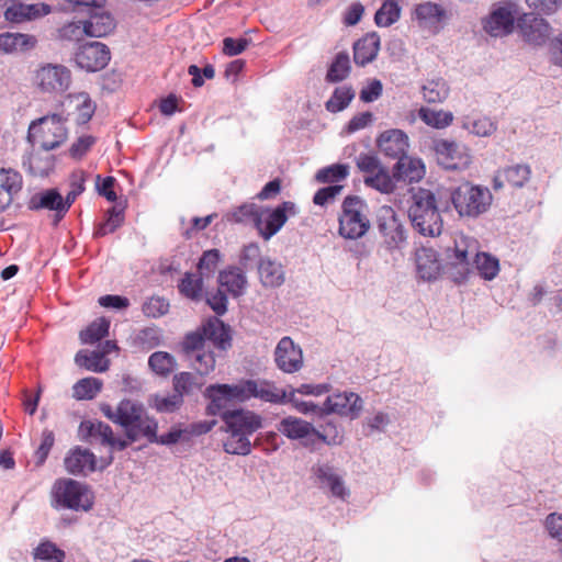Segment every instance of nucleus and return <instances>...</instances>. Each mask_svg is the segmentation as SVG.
Listing matches in <instances>:
<instances>
[{"instance_id": "obj_21", "label": "nucleus", "mask_w": 562, "mask_h": 562, "mask_svg": "<svg viewBox=\"0 0 562 562\" xmlns=\"http://www.w3.org/2000/svg\"><path fill=\"white\" fill-rule=\"evenodd\" d=\"M378 147L385 156L400 160L408 150V136L402 130L383 132L378 140Z\"/></svg>"}, {"instance_id": "obj_60", "label": "nucleus", "mask_w": 562, "mask_h": 562, "mask_svg": "<svg viewBox=\"0 0 562 562\" xmlns=\"http://www.w3.org/2000/svg\"><path fill=\"white\" fill-rule=\"evenodd\" d=\"M232 403H244L248 401V379L238 381L235 384H220Z\"/></svg>"}, {"instance_id": "obj_23", "label": "nucleus", "mask_w": 562, "mask_h": 562, "mask_svg": "<svg viewBox=\"0 0 562 562\" xmlns=\"http://www.w3.org/2000/svg\"><path fill=\"white\" fill-rule=\"evenodd\" d=\"M83 22L88 37H104L111 34L116 26L114 18L100 5L92 8L88 19Z\"/></svg>"}, {"instance_id": "obj_15", "label": "nucleus", "mask_w": 562, "mask_h": 562, "mask_svg": "<svg viewBox=\"0 0 562 562\" xmlns=\"http://www.w3.org/2000/svg\"><path fill=\"white\" fill-rule=\"evenodd\" d=\"M322 411L353 419L358 417L362 411V400L358 394L352 392L335 393L326 398Z\"/></svg>"}, {"instance_id": "obj_13", "label": "nucleus", "mask_w": 562, "mask_h": 562, "mask_svg": "<svg viewBox=\"0 0 562 562\" xmlns=\"http://www.w3.org/2000/svg\"><path fill=\"white\" fill-rule=\"evenodd\" d=\"M274 361L284 373H295L303 367V351L295 345L291 337H283L274 350Z\"/></svg>"}, {"instance_id": "obj_48", "label": "nucleus", "mask_w": 562, "mask_h": 562, "mask_svg": "<svg viewBox=\"0 0 562 562\" xmlns=\"http://www.w3.org/2000/svg\"><path fill=\"white\" fill-rule=\"evenodd\" d=\"M350 72V59L349 55L345 52L338 53L331 63L326 80L329 82H339L346 79Z\"/></svg>"}, {"instance_id": "obj_36", "label": "nucleus", "mask_w": 562, "mask_h": 562, "mask_svg": "<svg viewBox=\"0 0 562 562\" xmlns=\"http://www.w3.org/2000/svg\"><path fill=\"white\" fill-rule=\"evenodd\" d=\"M75 361L79 367H82L92 372H105L110 366V360L103 358V353L99 352V350H80L76 355Z\"/></svg>"}, {"instance_id": "obj_41", "label": "nucleus", "mask_w": 562, "mask_h": 562, "mask_svg": "<svg viewBox=\"0 0 562 562\" xmlns=\"http://www.w3.org/2000/svg\"><path fill=\"white\" fill-rule=\"evenodd\" d=\"M23 166L31 175L44 177L54 168V160L52 156H43L40 153L31 151L23 160Z\"/></svg>"}, {"instance_id": "obj_39", "label": "nucleus", "mask_w": 562, "mask_h": 562, "mask_svg": "<svg viewBox=\"0 0 562 562\" xmlns=\"http://www.w3.org/2000/svg\"><path fill=\"white\" fill-rule=\"evenodd\" d=\"M102 386L103 383L98 378H83L72 386V397L77 401L93 400L101 392Z\"/></svg>"}, {"instance_id": "obj_24", "label": "nucleus", "mask_w": 562, "mask_h": 562, "mask_svg": "<svg viewBox=\"0 0 562 562\" xmlns=\"http://www.w3.org/2000/svg\"><path fill=\"white\" fill-rule=\"evenodd\" d=\"M477 251V241L472 237L460 234L454 238V246L449 258L452 260L454 266H460L463 271L470 272L472 261L475 258Z\"/></svg>"}, {"instance_id": "obj_42", "label": "nucleus", "mask_w": 562, "mask_h": 562, "mask_svg": "<svg viewBox=\"0 0 562 562\" xmlns=\"http://www.w3.org/2000/svg\"><path fill=\"white\" fill-rule=\"evenodd\" d=\"M23 188V177L14 168L1 167L0 168V190L9 194L12 199Z\"/></svg>"}, {"instance_id": "obj_12", "label": "nucleus", "mask_w": 562, "mask_h": 562, "mask_svg": "<svg viewBox=\"0 0 562 562\" xmlns=\"http://www.w3.org/2000/svg\"><path fill=\"white\" fill-rule=\"evenodd\" d=\"M278 430L291 440H300L304 448L314 451V438L317 434L316 428L310 422L288 416L280 420Z\"/></svg>"}, {"instance_id": "obj_51", "label": "nucleus", "mask_w": 562, "mask_h": 562, "mask_svg": "<svg viewBox=\"0 0 562 562\" xmlns=\"http://www.w3.org/2000/svg\"><path fill=\"white\" fill-rule=\"evenodd\" d=\"M124 222V213L115 206L108 211L106 220L95 227L93 236L97 238L114 233Z\"/></svg>"}, {"instance_id": "obj_56", "label": "nucleus", "mask_w": 562, "mask_h": 562, "mask_svg": "<svg viewBox=\"0 0 562 562\" xmlns=\"http://www.w3.org/2000/svg\"><path fill=\"white\" fill-rule=\"evenodd\" d=\"M88 36L83 20L71 21L58 29V37L63 41L80 42Z\"/></svg>"}, {"instance_id": "obj_59", "label": "nucleus", "mask_w": 562, "mask_h": 562, "mask_svg": "<svg viewBox=\"0 0 562 562\" xmlns=\"http://www.w3.org/2000/svg\"><path fill=\"white\" fill-rule=\"evenodd\" d=\"M173 391L183 398L184 394L191 393L194 389L200 387V383L191 372H180L173 376Z\"/></svg>"}, {"instance_id": "obj_5", "label": "nucleus", "mask_w": 562, "mask_h": 562, "mask_svg": "<svg viewBox=\"0 0 562 562\" xmlns=\"http://www.w3.org/2000/svg\"><path fill=\"white\" fill-rule=\"evenodd\" d=\"M492 201L488 188L471 182H464L451 192V202L460 217H479L490 209Z\"/></svg>"}, {"instance_id": "obj_10", "label": "nucleus", "mask_w": 562, "mask_h": 562, "mask_svg": "<svg viewBox=\"0 0 562 562\" xmlns=\"http://www.w3.org/2000/svg\"><path fill=\"white\" fill-rule=\"evenodd\" d=\"M111 59L109 47L101 42H88L80 45L74 56L77 67L88 72L104 69Z\"/></svg>"}, {"instance_id": "obj_35", "label": "nucleus", "mask_w": 562, "mask_h": 562, "mask_svg": "<svg viewBox=\"0 0 562 562\" xmlns=\"http://www.w3.org/2000/svg\"><path fill=\"white\" fill-rule=\"evenodd\" d=\"M205 396L210 400V403L206 406L207 415H221L223 418V413L229 412L227 408L233 403L220 384L209 385L205 390Z\"/></svg>"}, {"instance_id": "obj_62", "label": "nucleus", "mask_w": 562, "mask_h": 562, "mask_svg": "<svg viewBox=\"0 0 562 562\" xmlns=\"http://www.w3.org/2000/svg\"><path fill=\"white\" fill-rule=\"evenodd\" d=\"M143 313L147 317L157 318L168 313L169 303L159 296H151L143 304Z\"/></svg>"}, {"instance_id": "obj_3", "label": "nucleus", "mask_w": 562, "mask_h": 562, "mask_svg": "<svg viewBox=\"0 0 562 562\" xmlns=\"http://www.w3.org/2000/svg\"><path fill=\"white\" fill-rule=\"evenodd\" d=\"M94 496L88 485L68 477L57 479L50 490V505L55 509L89 512Z\"/></svg>"}, {"instance_id": "obj_16", "label": "nucleus", "mask_w": 562, "mask_h": 562, "mask_svg": "<svg viewBox=\"0 0 562 562\" xmlns=\"http://www.w3.org/2000/svg\"><path fill=\"white\" fill-rule=\"evenodd\" d=\"M223 422L226 431L239 432L246 436H251L262 426V418L258 414L245 409L223 413Z\"/></svg>"}, {"instance_id": "obj_25", "label": "nucleus", "mask_w": 562, "mask_h": 562, "mask_svg": "<svg viewBox=\"0 0 562 562\" xmlns=\"http://www.w3.org/2000/svg\"><path fill=\"white\" fill-rule=\"evenodd\" d=\"M64 464L68 473L85 475L97 470V458L89 449L75 447L67 453Z\"/></svg>"}, {"instance_id": "obj_46", "label": "nucleus", "mask_w": 562, "mask_h": 562, "mask_svg": "<svg viewBox=\"0 0 562 562\" xmlns=\"http://www.w3.org/2000/svg\"><path fill=\"white\" fill-rule=\"evenodd\" d=\"M109 328L110 322L106 318L101 317L80 331V340L82 344H95L108 336Z\"/></svg>"}, {"instance_id": "obj_19", "label": "nucleus", "mask_w": 562, "mask_h": 562, "mask_svg": "<svg viewBox=\"0 0 562 562\" xmlns=\"http://www.w3.org/2000/svg\"><path fill=\"white\" fill-rule=\"evenodd\" d=\"M531 177V168L527 164L508 166L496 171L493 178V189L501 190L506 186L517 189L522 188Z\"/></svg>"}, {"instance_id": "obj_20", "label": "nucleus", "mask_w": 562, "mask_h": 562, "mask_svg": "<svg viewBox=\"0 0 562 562\" xmlns=\"http://www.w3.org/2000/svg\"><path fill=\"white\" fill-rule=\"evenodd\" d=\"M518 26L524 40L533 45L544 44L550 36L549 23L532 13L524 14Z\"/></svg>"}, {"instance_id": "obj_61", "label": "nucleus", "mask_w": 562, "mask_h": 562, "mask_svg": "<svg viewBox=\"0 0 562 562\" xmlns=\"http://www.w3.org/2000/svg\"><path fill=\"white\" fill-rule=\"evenodd\" d=\"M54 442H55L54 432L49 429H44L42 432L41 445L34 453L35 465L37 468L42 467L45 463V461L49 454V451L54 446Z\"/></svg>"}, {"instance_id": "obj_64", "label": "nucleus", "mask_w": 562, "mask_h": 562, "mask_svg": "<svg viewBox=\"0 0 562 562\" xmlns=\"http://www.w3.org/2000/svg\"><path fill=\"white\" fill-rule=\"evenodd\" d=\"M77 99L80 100V103L77 104V122L86 124L91 120L95 105L87 93H79Z\"/></svg>"}, {"instance_id": "obj_52", "label": "nucleus", "mask_w": 562, "mask_h": 562, "mask_svg": "<svg viewBox=\"0 0 562 562\" xmlns=\"http://www.w3.org/2000/svg\"><path fill=\"white\" fill-rule=\"evenodd\" d=\"M148 364L155 373L167 376L175 370L176 360L168 352L156 351L149 357Z\"/></svg>"}, {"instance_id": "obj_47", "label": "nucleus", "mask_w": 562, "mask_h": 562, "mask_svg": "<svg viewBox=\"0 0 562 562\" xmlns=\"http://www.w3.org/2000/svg\"><path fill=\"white\" fill-rule=\"evenodd\" d=\"M178 288L182 295L193 301H198L202 296V277L200 274L198 276L194 273L187 272L181 279Z\"/></svg>"}, {"instance_id": "obj_55", "label": "nucleus", "mask_w": 562, "mask_h": 562, "mask_svg": "<svg viewBox=\"0 0 562 562\" xmlns=\"http://www.w3.org/2000/svg\"><path fill=\"white\" fill-rule=\"evenodd\" d=\"M259 212L255 204L246 203L237 209L228 212L226 218L231 223H246L254 222L257 226V220L259 218Z\"/></svg>"}, {"instance_id": "obj_30", "label": "nucleus", "mask_w": 562, "mask_h": 562, "mask_svg": "<svg viewBox=\"0 0 562 562\" xmlns=\"http://www.w3.org/2000/svg\"><path fill=\"white\" fill-rule=\"evenodd\" d=\"M380 50V36L376 33H368L353 45V60L359 66H366L378 56Z\"/></svg>"}, {"instance_id": "obj_17", "label": "nucleus", "mask_w": 562, "mask_h": 562, "mask_svg": "<svg viewBox=\"0 0 562 562\" xmlns=\"http://www.w3.org/2000/svg\"><path fill=\"white\" fill-rule=\"evenodd\" d=\"M515 5L512 3L495 8L484 22V30L492 36H504L515 26Z\"/></svg>"}, {"instance_id": "obj_26", "label": "nucleus", "mask_w": 562, "mask_h": 562, "mask_svg": "<svg viewBox=\"0 0 562 562\" xmlns=\"http://www.w3.org/2000/svg\"><path fill=\"white\" fill-rule=\"evenodd\" d=\"M414 18L420 27L437 32L447 19V12L440 4L428 1L415 7Z\"/></svg>"}, {"instance_id": "obj_43", "label": "nucleus", "mask_w": 562, "mask_h": 562, "mask_svg": "<svg viewBox=\"0 0 562 562\" xmlns=\"http://www.w3.org/2000/svg\"><path fill=\"white\" fill-rule=\"evenodd\" d=\"M475 268L485 280L494 279L499 271L498 259L486 252L477 251L472 261L471 269Z\"/></svg>"}, {"instance_id": "obj_49", "label": "nucleus", "mask_w": 562, "mask_h": 562, "mask_svg": "<svg viewBox=\"0 0 562 562\" xmlns=\"http://www.w3.org/2000/svg\"><path fill=\"white\" fill-rule=\"evenodd\" d=\"M228 436L224 441V450L229 454L247 456L251 451L250 436L227 431Z\"/></svg>"}, {"instance_id": "obj_53", "label": "nucleus", "mask_w": 562, "mask_h": 562, "mask_svg": "<svg viewBox=\"0 0 562 562\" xmlns=\"http://www.w3.org/2000/svg\"><path fill=\"white\" fill-rule=\"evenodd\" d=\"M34 560H41L43 562H64L65 552L57 548L52 541H42L33 552Z\"/></svg>"}, {"instance_id": "obj_34", "label": "nucleus", "mask_w": 562, "mask_h": 562, "mask_svg": "<svg viewBox=\"0 0 562 562\" xmlns=\"http://www.w3.org/2000/svg\"><path fill=\"white\" fill-rule=\"evenodd\" d=\"M258 273L261 283L265 286L277 288L284 282V271L282 266L271 259H260Z\"/></svg>"}, {"instance_id": "obj_22", "label": "nucleus", "mask_w": 562, "mask_h": 562, "mask_svg": "<svg viewBox=\"0 0 562 562\" xmlns=\"http://www.w3.org/2000/svg\"><path fill=\"white\" fill-rule=\"evenodd\" d=\"M81 427L86 428L87 435L91 440L100 442L103 446H109L112 450L122 451L128 447V441L115 437L111 426L103 422H87L82 423Z\"/></svg>"}, {"instance_id": "obj_18", "label": "nucleus", "mask_w": 562, "mask_h": 562, "mask_svg": "<svg viewBox=\"0 0 562 562\" xmlns=\"http://www.w3.org/2000/svg\"><path fill=\"white\" fill-rule=\"evenodd\" d=\"M293 210L294 204L290 201H285L274 210L269 211L265 218H262V214L260 213L256 226L260 236L266 240L270 239L285 224L288 220L286 213L292 212Z\"/></svg>"}, {"instance_id": "obj_32", "label": "nucleus", "mask_w": 562, "mask_h": 562, "mask_svg": "<svg viewBox=\"0 0 562 562\" xmlns=\"http://www.w3.org/2000/svg\"><path fill=\"white\" fill-rule=\"evenodd\" d=\"M418 276L426 281L435 280L440 273V262L437 252L431 248H422L416 252Z\"/></svg>"}, {"instance_id": "obj_28", "label": "nucleus", "mask_w": 562, "mask_h": 562, "mask_svg": "<svg viewBox=\"0 0 562 562\" xmlns=\"http://www.w3.org/2000/svg\"><path fill=\"white\" fill-rule=\"evenodd\" d=\"M248 401L250 398H258L263 402L280 404L285 402L286 392L276 386V384L268 380H254L248 379Z\"/></svg>"}, {"instance_id": "obj_31", "label": "nucleus", "mask_w": 562, "mask_h": 562, "mask_svg": "<svg viewBox=\"0 0 562 562\" xmlns=\"http://www.w3.org/2000/svg\"><path fill=\"white\" fill-rule=\"evenodd\" d=\"M61 194L57 189H48L33 194L29 202L27 207L31 211L49 210L56 212V217H63L61 212Z\"/></svg>"}, {"instance_id": "obj_4", "label": "nucleus", "mask_w": 562, "mask_h": 562, "mask_svg": "<svg viewBox=\"0 0 562 562\" xmlns=\"http://www.w3.org/2000/svg\"><path fill=\"white\" fill-rule=\"evenodd\" d=\"M214 347L226 350L232 346L229 327L220 318H209L200 328L184 336L182 350L184 353L203 350L205 347Z\"/></svg>"}, {"instance_id": "obj_38", "label": "nucleus", "mask_w": 562, "mask_h": 562, "mask_svg": "<svg viewBox=\"0 0 562 562\" xmlns=\"http://www.w3.org/2000/svg\"><path fill=\"white\" fill-rule=\"evenodd\" d=\"M402 0H385L374 14V22L379 27H389L401 18Z\"/></svg>"}, {"instance_id": "obj_58", "label": "nucleus", "mask_w": 562, "mask_h": 562, "mask_svg": "<svg viewBox=\"0 0 562 562\" xmlns=\"http://www.w3.org/2000/svg\"><path fill=\"white\" fill-rule=\"evenodd\" d=\"M221 261V252L218 249L205 250L199 262L198 270L201 277L212 276Z\"/></svg>"}, {"instance_id": "obj_29", "label": "nucleus", "mask_w": 562, "mask_h": 562, "mask_svg": "<svg viewBox=\"0 0 562 562\" xmlns=\"http://www.w3.org/2000/svg\"><path fill=\"white\" fill-rule=\"evenodd\" d=\"M426 173V168L420 158L404 156L393 168V178L407 183L419 182Z\"/></svg>"}, {"instance_id": "obj_7", "label": "nucleus", "mask_w": 562, "mask_h": 562, "mask_svg": "<svg viewBox=\"0 0 562 562\" xmlns=\"http://www.w3.org/2000/svg\"><path fill=\"white\" fill-rule=\"evenodd\" d=\"M339 235L346 239H358L370 229L368 204L357 195H348L341 204L338 217Z\"/></svg>"}, {"instance_id": "obj_9", "label": "nucleus", "mask_w": 562, "mask_h": 562, "mask_svg": "<svg viewBox=\"0 0 562 562\" xmlns=\"http://www.w3.org/2000/svg\"><path fill=\"white\" fill-rule=\"evenodd\" d=\"M437 160L445 169L463 170L472 162L470 149L456 140L438 139L434 144Z\"/></svg>"}, {"instance_id": "obj_37", "label": "nucleus", "mask_w": 562, "mask_h": 562, "mask_svg": "<svg viewBox=\"0 0 562 562\" xmlns=\"http://www.w3.org/2000/svg\"><path fill=\"white\" fill-rule=\"evenodd\" d=\"M423 97L428 103L443 102L450 92V88L443 78L428 79L422 88Z\"/></svg>"}, {"instance_id": "obj_33", "label": "nucleus", "mask_w": 562, "mask_h": 562, "mask_svg": "<svg viewBox=\"0 0 562 562\" xmlns=\"http://www.w3.org/2000/svg\"><path fill=\"white\" fill-rule=\"evenodd\" d=\"M218 283L233 296H239L246 288L247 279L240 268L229 267L220 272Z\"/></svg>"}, {"instance_id": "obj_2", "label": "nucleus", "mask_w": 562, "mask_h": 562, "mask_svg": "<svg viewBox=\"0 0 562 562\" xmlns=\"http://www.w3.org/2000/svg\"><path fill=\"white\" fill-rule=\"evenodd\" d=\"M408 217L413 227L424 236H439L443 228V222L438 211L434 192L418 188L412 194V203L408 207Z\"/></svg>"}, {"instance_id": "obj_50", "label": "nucleus", "mask_w": 562, "mask_h": 562, "mask_svg": "<svg viewBox=\"0 0 562 562\" xmlns=\"http://www.w3.org/2000/svg\"><path fill=\"white\" fill-rule=\"evenodd\" d=\"M355 98V91L351 87H337L330 99L326 102V109L331 113H337L346 109Z\"/></svg>"}, {"instance_id": "obj_63", "label": "nucleus", "mask_w": 562, "mask_h": 562, "mask_svg": "<svg viewBox=\"0 0 562 562\" xmlns=\"http://www.w3.org/2000/svg\"><path fill=\"white\" fill-rule=\"evenodd\" d=\"M183 404V398L180 394H171L168 396H155L154 406L160 413H173L178 411Z\"/></svg>"}, {"instance_id": "obj_27", "label": "nucleus", "mask_w": 562, "mask_h": 562, "mask_svg": "<svg viewBox=\"0 0 562 562\" xmlns=\"http://www.w3.org/2000/svg\"><path fill=\"white\" fill-rule=\"evenodd\" d=\"M37 45L35 35L20 32H4L0 34V54L14 55L32 50Z\"/></svg>"}, {"instance_id": "obj_44", "label": "nucleus", "mask_w": 562, "mask_h": 562, "mask_svg": "<svg viewBox=\"0 0 562 562\" xmlns=\"http://www.w3.org/2000/svg\"><path fill=\"white\" fill-rule=\"evenodd\" d=\"M363 182L367 187L375 189L381 193H392L395 190L393 175L386 168H381L376 173L364 176Z\"/></svg>"}, {"instance_id": "obj_45", "label": "nucleus", "mask_w": 562, "mask_h": 562, "mask_svg": "<svg viewBox=\"0 0 562 562\" xmlns=\"http://www.w3.org/2000/svg\"><path fill=\"white\" fill-rule=\"evenodd\" d=\"M419 119L428 126L435 128H445L453 121L451 112L443 110H431L428 108H420L418 111Z\"/></svg>"}, {"instance_id": "obj_6", "label": "nucleus", "mask_w": 562, "mask_h": 562, "mask_svg": "<svg viewBox=\"0 0 562 562\" xmlns=\"http://www.w3.org/2000/svg\"><path fill=\"white\" fill-rule=\"evenodd\" d=\"M72 83L71 70L63 64L38 65L32 77L34 89L42 95L56 98L69 90Z\"/></svg>"}, {"instance_id": "obj_1", "label": "nucleus", "mask_w": 562, "mask_h": 562, "mask_svg": "<svg viewBox=\"0 0 562 562\" xmlns=\"http://www.w3.org/2000/svg\"><path fill=\"white\" fill-rule=\"evenodd\" d=\"M100 411L109 420L124 429V439L128 441V446L143 438L148 441L157 440L158 424L148 415L143 404L124 398L115 407L102 403Z\"/></svg>"}, {"instance_id": "obj_11", "label": "nucleus", "mask_w": 562, "mask_h": 562, "mask_svg": "<svg viewBox=\"0 0 562 562\" xmlns=\"http://www.w3.org/2000/svg\"><path fill=\"white\" fill-rule=\"evenodd\" d=\"M376 226L390 248H397L405 241V229L392 206L383 205L379 209Z\"/></svg>"}, {"instance_id": "obj_54", "label": "nucleus", "mask_w": 562, "mask_h": 562, "mask_svg": "<svg viewBox=\"0 0 562 562\" xmlns=\"http://www.w3.org/2000/svg\"><path fill=\"white\" fill-rule=\"evenodd\" d=\"M316 434L317 436L314 438V451L317 450L319 442L327 446H336L342 442V435L333 423H326L321 429H316Z\"/></svg>"}, {"instance_id": "obj_40", "label": "nucleus", "mask_w": 562, "mask_h": 562, "mask_svg": "<svg viewBox=\"0 0 562 562\" xmlns=\"http://www.w3.org/2000/svg\"><path fill=\"white\" fill-rule=\"evenodd\" d=\"M190 360L191 366L200 375H207L215 368V356L210 347L203 350L191 351L184 353Z\"/></svg>"}, {"instance_id": "obj_8", "label": "nucleus", "mask_w": 562, "mask_h": 562, "mask_svg": "<svg viewBox=\"0 0 562 562\" xmlns=\"http://www.w3.org/2000/svg\"><path fill=\"white\" fill-rule=\"evenodd\" d=\"M68 136L65 120L58 114L46 115L31 123L27 138L48 151L61 146Z\"/></svg>"}, {"instance_id": "obj_14", "label": "nucleus", "mask_w": 562, "mask_h": 562, "mask_svg": "<svg viewBox=\"0 0 562 562\" xmlns=\"http://www.w3.org/2000/svg\"><path fill=\"white\" fill-rule=\"evenodd\" d=\"M50 12L52 7L44 2L27 4L21 1H13L5 9L3 15L12 24H22L42 19Z\"/></svg>"}, {"instance_id": "obj_57", "label": "nucleus", "mask_w": 562, "mask_h": 562, "mask_svg": "<svg viewBox=\"0 0 562 562\" xmlns=\"http://www.w3.org/2000/svg\"><path fill=\"white\" fill-rule=\"evenodd\" d=\"M349 175V167L342 164H335L317 171L316 180L321 183L340 181Z\"/></svg>"}]
</instances>
